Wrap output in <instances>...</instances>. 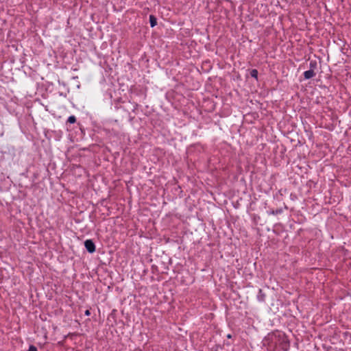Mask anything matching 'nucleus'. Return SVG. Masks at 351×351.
<instances>
[{
    "label": "nucleus",
    "mask_w": 351,
    "mask_h": 351,
    "mask_svg": "<svg viewBox=\"0 0 351 351\" xmlns=\"http://www.w3.org/2000/svg\"><path fill=\"white\" fill-rule=\"evenodd\" d=\"M85 315L89 316L90 315V312L89 310H86L84 312Z\"/></svg>",
    "instance_id": "nucleus-11"
},
{
    "label": "nucleus",
    "mask_w": 351,
    "mask_h": 351,
    "mask_svg": "<svg viewBox=\"0 0 351 351\" xmlns=\"http://www.w3.org/2000/svg\"><path fill=\"white\" fill-rule=\"evenodd\" d=\"M282 208H279V209H276V210L272 209V210L268 211L267 213H268L269 215H275L280 214V213H282Z\"/></svg>",
    "instance_id": "nucleus-7"
},
{
    "label": "nucleus",
    "mask_w": 351,
    "mask_h": 351,
    "mask_svg": "<svg viewBox=\"0 0 351 351\" xmlns=\"http://www.w3.org/2000/svg\"><path fill=\"white\" fill-rule=\"evenodd\" d=\"M67 122L69 123H74L76 122V118L74 115H71L68 118Z\"/></svg>",
    "instance_id": "nucleus-9"
},
{
    "label": "nucleus",
    "mask_w": 351,
    "mask_h": 351,
    "mask_svg": "<svg viewBox=\"0 0 351 351\" xmlns=\"http://www.w3.org/2000/svg\"><path fill=\"white\" fill-rule=\"evenodd\" d=\"M315 75H316L315 72L312 70H310V69L304 71V77L305 80H309V79L313 77L314 76H315Z\"/></svg>",
    "instance_id": "nucleus-3"
},
{
    "label": "nucleus",
    "mask_w": 351,
    "mask_h": 351,
    "mask_svg": "<svg viewBox=\"0 0 351 351\" xmlns=\"http://www.w3.org/2000/svg\"><path fill=\"white\" fill-rule=\"evenodd\" d=\"M317 63L316 60H311V62L309 63L310 70L315 71V70L317 69Z\"/></svg>",
    "instance_id": "nucleus-6"
},
{
    "label": "nucleus",
    "mask_w": 351,
    "mask_h": 351,
    "mask_svg": "<svg viewBox=\"0 0 351 351\" xmlns=\"http://www.w3.org/2000/svg\"><path fill=\"white\" fill-rule=\"evenodd\" d=\"M257 299L260 302H264L265 299V294L263 293L262 289L258 290V293L257 294Z\"/></svg>",
    "instance_id": "nucleus-5"
},
{
    "label": "nucleus",
    "mask_w": 351,
    "mask_h": 351,
    "mask_svg": "<svg viewBox=\"0 0 351 351\" xmlns=\"http://www.w3.org/2000/svg\"><path fill=\"white\" fill-rule=\"evenodd\" d=\"M149 19L150 26L152 27H155L157 25V19L156 18V16L151 14V15H149Z\"/></svg>",
    "instance_id": "nucleus-4"
},
{
    "label": "nucleus",
    "mask_w": 351,
    "mask_h": 351,
    "mask_svg": "<svg viewBox=\"0 0 351 351\" xmlns=\"http://www.w3.org/2000/svg\"><path fill=\"white\" fill-rule=\"evenodd\" d=\"M27 351H38V350L36 346H34V345H31L29 346Z\"/></svg>",
    "instance_id": "nucleus-10"
},
{
    "label": "nucleus",
    "mask_w": 351,
    "mask_h": 351,
    "mask_svg": "<svg viewBox=\"0 0 351 351\" xmlns=\"http://www.w3.org/2000/svg\"><path fill=\"white\" fill-rule=\"evenodd\" d=\"M84 246L88 252L93 254L95 252V245L93 240L87 239L84 241Z\"/></svg>",
    "instance_id": "nucleus-2"
},
{
    "label": "nucleus",
    "mask_w": 351,
    "mask_h": 351,
    "mask_svg": "<svg viewBox=\"0 0 351 351\" xmlns=\"http://www.w3.org/2000/svg\"><path fill=\"white\" fill-rule=\"evenodd\" d=\"M274 337L276 341V343H278L279 345L280 349L282 351L289 350L290 347V342L285 333L276 331L275 332H273V334L271 335V339H273Z\"/></svg>",
    "instance_id": "nucleus-1"
},
{
    "label": "nucleus",
    "mask_w": 351,
    "mask_h": 351,
    "mask_svg": "<svg viewBox=\"0 0 351 351\" xmlns=\"http://www.w3.org/2000/svg\"><path fill=\"white\" fill-rule=\"evenodd\" d=\"M227 337H228V338H231V337H232V336H231V335H230V334H229V335H227Z\"/></svg>",
    "instance_id": "nucleus-12"
},
{
    "label": "nucleus",
    "mask_w": 351,
    "mask_h": 351,
    "mask_svg": "<svg viewBox=\"0 0 351 351\" xmlns=\"http://www.w3.org/2000/svg\"><path fill=\"white\" fill-rule=\"evenodd\" d=\"M258 72L257 71V69H252L250 71V75L252 77H254L255 78L256 80H258Z\"/></svg>",
    "instance_id": "nucleus-8"
}]
</instances>
